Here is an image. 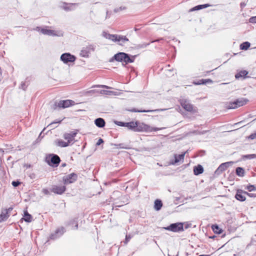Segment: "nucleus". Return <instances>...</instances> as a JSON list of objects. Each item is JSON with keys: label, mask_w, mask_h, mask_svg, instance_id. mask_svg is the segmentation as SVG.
<instances>
[{"label": "nucleus", "mask_w": 256, "mask_h": 256, "mask_svg": "<svg viewBox=\"0 0 256 256\" xmlns=\"http://www.w3.org/2000/svg\"><path fill=\"white\" fill-rule=\"evenodd\" d=\"M210 5L208 4H200V5H198L194 8H191L190 10V12H193V11H194V10H200L201 9H202L204 8H206L208 6H210Z\"/></svg>", "instance_id": "obj_22"}, {"label": "nucleus", "mask_w": 256, "mask_h": 256, "mask_svg": "<svg viewBox=\"0 0 256 256\" xmlns=\"http://www.w3.org/2000/svg\"><path fill=\"white\" fill-rule=\"evenodd\" d=\"M74 104V102L72 100H60L58 104V106L60 108H66L70 106H72Z\"/></svg>", "instance_id": "obj_12"}, {"label": "nucleus", "mask_w": 256, "mask_h": 256, "mask_svg": "<svg viewBox=\"0 0 256 256\" xmlns=\"http://www.w3.org/2000/svg\"><path fill=\"white\" fill-rule=\"evenodd\" d=\"M226 216H228V217H226V218H228L226 222L228 223V226L229 224H232V223L233 220L229 214H227Z\"/></svg>", "instance_id": "obj_40"}, {"label": "nucleus", "mask_w": 256, "mask_h": 256, "mask_svg": "<svg viewBox=\"0 0 256 256\" xmlns=\"http://www.w3.org/2000/svg\"><path fill=\"white\" fill-rule=\"evenodd\" d=\"M10 215L8 213L6 214V210H2L1 214H0V221H5L9 217Z\"/></svg>", "instance_id": "obj_25"}, {"label": "nucleus", "mask_w": 256, "mask_h": 256, "mask_svg": "<svg viewBox=\"0 0 256 256\" xmlns=\"http://www.w3.org/2000/svg\"><path fill=\"white\" fill-rule=\"evenodd\" d=\"M158 40H154V42H158ZM154 42V41H152V42Z\"/></svg>", "instance_id": "obj_61"}, {"label": "nucleus", "mask_w": 256, "mask_h": 256, "mask_svg": "<svg viewBox=\"0 0 256 256\" xmlns=\"http://www.w3.org/2000/svg\"><path fill=\"white\" fill-rule=\"evenodd\" d=\"M114 123L118 126H124V127H126V124H127V122H119V121H115Z\"/></svg>", "instance_id": "obj_38"}, {"label": "nucleus", "mask_w": 256, "mask_h": 256, "mask_svg": "<svg viewBox=\"0 0 256 256\" xmlns=\"http://www.w3.org/2000/svg\"><path fill=\"white\" fill-rule=\"evenodd\" d=\"M236 174L239 176H244V170L241 167H238L236 170Z\"/></svg>", "instance_id": "obj_27"}, {"label": "nucleus", "mask_w": 256, "mask_h": 256, "mask_svg": "<svg viewBox=\"0 0 256 256\" xmlns=\"http://www.w3.org/2000/svg\"><path fill=\"white\" fill-rule=\"evenodd\" d=\"M224 170V163H222L215 171V174L218 175Z\"/></svg>", "instance_id": "obj_30"}, {"label": "nucleus", "mask_w": 256, "mask_h": 256, "mask_svg": "<svg viewBox=\"0 0 256 256\" xmlns=\"http://www.w3.org/2000/svg\"><path fill=\"white\" fill-rule=\"evenodd\" d=\"M181 105L185 110L188 112H192L193 110L192 105L186 100H182L181 102Z\"/></svg>", "instance_id": "obj_15"}, {"label": "nucleus", "mask_w": 256, "mask_h": 256, "mask_svg": "<svg viewBox=\"0 0 256 256\" xmlns=\"http://www.w3.org/2000/svg\"><path fill=\"white\" fill-rule=\"evenodd\" d=\"M40 32L44 35H48L50 36H62V34L60 32H58L55 30H48L44 28H42L40 30Z\"/></svg>", "instance_id": "obj_10"}, {"label": "nucleus", "mask_w": 256, "mask_h": 256, "mask_svg": "<svg viewBox=\"0 0 256 256\" xmlns=\"http://www.w3.org/2000/svg\"><path fill=\"white\" fill-rule=\"evenodd\" d=\"M244 191L238 190L237 191V192L235 196L236 198L240 202H244L246 200V196L244 194Z\"/></svg>", "instance_id": "obj_16"}, {"label": "nucleus", "mask_w": 256, "mask_h": 256, "mask_svg": "<svg viewBox=\"0 0 256 256\" xmlns=\"http://www.w3.org/2000/svg\"><path fill=\"white\" fill-rule=\"evenodd\" d=\"M150 44V43H143L141 44H137L135 46L136 49H142L146 48Z\"/></svg>", "instance_id": "obj_35"}, {"label": "nucleus", "mask_w": 256, "mask_h": 256, "mask_svg": "<svg viewBox=\"0 0 256 256\" xmlns=\"http://www.w3.org/2000/svg\"><path fill=\"white\" fill-rule=\"evenodd\" d=\"M164 128H152L150 127V126L142 122H140L138 121H136V130L135 132H156L160 130L163 129Z\"/></svg>", "instance_id": "obj_2"}, {"label": "nucleus", "mask_w": 256, "mask_h": 256, "mask_svg": "<svg viewBox=\"0 0 256 256\" xmlns=\"http://www.w3.org/2000/svg\"><path fill=\"white\" fill-rule=\"evenodd\" d=\"M212 81L210 79H207V80H200L197 82H194L196 84H206L208 82H212Z\"/></svg>", "instance_id": "obj_33"}, {"label": "nucleus", "mask_w": 256, "mask_h": 256, "mask_svg": "<svg viewBox=\"0 0 256 256\" xmlns=\"http://www.w3.org/2000/svg\"><path fill=\"white\" fill-rule=\"evenodd\" d=\"M13 210V208L12 207H10L8 209H6V213H10L12 210Z\"/></svg>", "instance_id": "obj_52"}, {"label": "nucleus", "mask_w": 256, "mask_h": 256, "mask_svg": "<svg viewBox=\"0 0 256 256\" xmlns=\"http://www.w3.org/2000/svg\"><path fill=\"white\" fill-rule=\"evenodd\" d=\"M203 172L204 168L200 164H198L197 166H196L194 168V173L196 176L202 174Z\"/></svg>", "instance_id": "obj_19"}, {"label": "nucleus", "mask_w": 256, "mask_h": 256, "mask_svg": "<svg viewBox=\"0 0 256 256\" xmlns=\"http://www.w3.org/2000/svg\"><path fill=\"white\" fill-rule=\"evenodd\" d=\"M66 163L62 164V167H64V166H66Z\"/></svg>", "instance_id": "obj_56"}, {"label": "nucleus", "mask_w": 256, "mask_h": 256, "mask_svg": "<svg viewBox=\"0 0 256 256\" xmlns=\"http://www.w3.org/2000/svg\"><path fill=\"white\" fill-rule=\"evenodd\" d=\"M76 59L75 56L70 53H64L60 56V60L64 64H68V62H74Z\"/></svg>", "instance_id": "obj_7"}, {"label": "nucleus", "mask_w": 256, "mask_h": 256, "mask_svg": "<svg viewBox=\"0 0 256 256\" xmlns=\"http://www.w3.org/2000/svg\"><path fill=\"white\" fill-rule=\"evenodd\" d=\"M212 229L214 233L220 234L222 232V230L218 227L216 224L213 225L212 226Z\"/></svg>", "instance_id": "obj_31"}, {"label": "nucleus", "mask_w": 256, "mask_h": 256, "mask_svg": "<svg viewBox=\"0 0 256 256\" xmlns=\"http://www.w3.org/2000/svg\"><path fill=\"white\" fill-rule=\"evenodd\" d=\"M77 179V175L74 173H72L63 177L64 183L65 184H68L74 182Z\"/></svg>", "instance_id": "obj_8"}, {"label": "nucleus", "mask_w": 256, "mask_h": 256, "mask_svg": "<svg viewBox=\"0 0 256 256\" xmlns=\"http://www.w3.org/2000/svg\"><path fill=\"white\" fill-rule=\"evenodd\" d=\"M104 140H103L102 138H100L98 140V141L97 142H96V146H100V145L104 143Z\"/></svg>", "instance_id": "obj_48"}, {"label": "nucleus", "mask_w": 256, "mask_h": 256, "mask_svg": "<svg viewBox=\"0 0 256 256\" xmlns=\"http://www.w3.org/2000/svg\"><path fill=\"white\" fill-rule=\"evenodd\" d=\"M124 8H122V7H120V8H119L120 10H123V9H124Z\"/></svg>", "instance_id": "obj_59"}, {"label": "nucleus", "mask_w": 256, "mask_h": 256, "mask_svg": "<svg viewBox=\"0 0 256 256\" xmlns=\"http://www.w3.org/2000/svg\"><path fill=\"white\" fill-rule=\"evenodd\" d=\"M80 54L83 56H88L89 54L87 52V49L86 48H84L83 49L81 50Z\"/></svg>", "instance_id": "obj_36"}, {"label": "nucleus", "mask_w": 256, "mask_h": 256, "mask_svg": "<svg viewBox=\"0 0 256 256\" xmlns=\"http://www.w3.org/2000/svg\"><path fill=\"white\" fill-rule=\"evenodd\" d=\"M77 132H72L70 133H66L64 135V138L70 144L73 140Z\"/></svg>", "instance_id": "obj_13"}, {"label": "nucleus", "mask_w": 256, "mask_h": 256, "mask_svg": "<svg viewBox=\"0 0 256 256\" xmlns=\"http://www.w3.org/2000/svg\"><path fill=\"white\" fill-rule=\"evenodd\" d=\"M118 10H118V9H117V10H116H116H114V12H118Z\"/></svg>", "instance_id": "obj_60"}, {"label": "nucleus", "mask_w": 256, "mask_h": 256, "mask_svg": "<svg viewBox=\"0 0 256 256\" xmlns=\"http://www.w3.org/2000/svg\"><path fill=\"white\" fill-rule=\"evenodd\" d=\"M244 194H246V195L249 196L250 197H252H252H256V194H252V193H248L247 192H244Z\"/></svg>", "instance_id": "obj_44"}, {"label": "nucleus", "mask_w": 256, "mask_h": 256, "mask_svg": "<svg viewBox=\"0 0 256 256\" xmlns=\"http://www.w3.org/2000/svg\"><path fill=\"white\" fill-rule=\"evenodd\" d=\"M186 152H187V151L183 152L182 154H175L174 155V163L176 164L180 161H183L184 156H185L186 154Z\"/></svg>", "instance_id": "obj_20"}, {"label": "nucleus", "mask_w": 256, "mask_h": 256, "mask_svg": "<svg viewBox=\"0 0 256 256\" xmlns=\"http://www.w3.org/2000/svg\"><path fill=\"white\" fill-rule=\"evenodd\" d=\"M248 138L251 140H254L256 138V132L252 134L249 136Z\"/></svg>", "instance_id": "obj_47"}, {"label": "nucleus", "mask_w": 256, "mask_h": 256, "mask_svg": "<svg viewBox=\"0 0 256 256\" xmlns=\"http://www.w3.org/2000/svg\"><path fill=\"white\" fill-rule=\"evenodd\" d=\"M168 68H170V65H168Z\"/></svg>", "instance_id": "obj_63"}, {"label": "nucleus", "mask_w": 256, "mask_h": 256, "mask_svg": "<svg viewBox=\"0 0 256 256\" xmlns=\"http://www.w3.org/2000/svg\"><path fill=\"white\" fill-rule=\"evenodd\" d=\"M244 157L246 158H250V159L254 158H256V154H247V155L244 156Z\"/></svg>", "instance_id": "obj_42"}, {"label": "nucleus", "mask_w": 256, "mask_h": 256, "mask_svg": "<svg viewBox=\"0 0 256 256\" xmlns=\"http://www.w3.org/2000/svg\"><path fill=\"white\" fill-rule=\"evenodd\" d=\"M184 224L182 222L173 223L166 227L162 228L174 232H179L184 230Z\"/></svg>", "instance_id": "obj_5"}, {"label": "nucleus", "mask_w": 256, "mask_h": 256, "mask_svg": "<svg viewBox=\"0 0 256 256\" xmlns=\"http://www.w3.org/2000/svg\"><path fill=\"white\" fill-rule=\"evenodd\" d=\"M42 28H40V27L39 26H37L34 30H37V31H40V30L42 29Z\"/></svg>", "instance_id": "obj_55"}, {"label": "nucleus", "mask_w": 256, "mask_h": 256, "mask_svg": "<svg viewBox=\"0 0 256 256\" xmlns=\"http://www.w3.org/2000/svg\"><path fill=\"white\" fill-rule=\"evenodd\" d=\"M246 5V3L245 2H242L240 4V8H243Z\"/></svg>", "instance_id": "obj_51"}, {"label": "nucleus", "mask_w": 256, "mask_h": 256, "mask_svg": "<svg viewBox=\"0 0 256 256\" xmlns=\"http://www.w3.org/2000/svg\"><path fill=\"white\" fill-rule=\"evenodd\" d=\"M188 228V225L187 224L186 226H185V228L186 229Z\"/></svg>", "instance_id": "obj_58"}, {"label": "nucleus", "mask_w": 256, "mask_h": 256, "mask_svg": "<svg viewBox=\"0 0 256 256\" xmlns=\"http://www.w3.org/2000/svg\"><path fill=\"white\" fill-rule=\"evenodd\" d=\"M12 184L13 186L16 187L20 184V182H19L18 180L12 181Z\"/></svg>", "instance_id": "obj_43"}, {"label": "nucleus", "mask_w": 256, "mask_h": 256, "mask_svg": "<svg viewBox=\"0 0 256 256\" xmlns=\"http://www.w3.org/2000/svg\"><path fill=\"white\" fill-rule=\"evenodd\" d=\"M250 44L249 42H244L240 45V49L242 50H246L250 48Z\"/></svg>", "instance_id": "obj_28"}, {"label": "nucleus", "mask_w": 256, "mask_h": 256, "mask_svg": "<svg viewBox=\"0 0 256 256\" xmlns=\"http://www.w3.org/2000/svg\"><path fill=\"white\" fill-rule=\"evenodd\" d=\"M95 124L98 128H102L105 126L106 122L102 118H98L94 120Z\"/></svg>", "instance_id": "obj_18"}, {"label": "nucleus", "mask_w": 256, "mask_h": 256, "mask_svg": "<svg viewBox=\"0 0 256 256\" xmlns=\"http://www.w3.org/2000/svg\"><path fill=\"white\" fill-rule=\"evenodd\" d=\"M199 256H210L209 255H206V254H202Z\"/></svg>", "instance_id": "obj_57"}, {"label": "nucleus", "mask_w": 256, "mask_h": 256, "mask_svg": "<svg viewBox=\"0 0 256 256\" xmlns=\"http://www.w3.org/2000/svg\"><path fill=\"white\" fill-rule=\"evenodd\" d=\"M248 73V72L246 70H240L236 74L235 78L236 79H239L240 78L244 79L246 78H249L248 76H247Z\"/></svg>", "instance_id": "obj_17"}, {"label": "nucleus", "mask_w": 256, "mask_h": 256, "mask_svg": "<svg viewBox=\"0 0 256 256\" xmlns=\"http://www.w3.org/2000/svg\"><path fill=\"white\" fill-rule=\"evenodd\" d=\"M64 232L65 230L64 227L58 228L54 233L50 234V238L52 240H56L62 235Z\"/></svg>", "instance_id": "obj_11"}, {"label": "nucleus", "mask_w": 256, "mask_h": 256, "mask_svg": "<svg viewBox=\"0 0 256 256\" xmlns=\"http://www.w3.org/2000/svg\"><path fill=\"white\" fill-rule=\"evenodd\" d=\"M113 92L112 91L107 90H101L100 91V94H110Z\"/></svg>", "instance_id": "obj_41"}, {"label": "nucleus", "mask_w": 256, "mask_h": 256, "mask_svg": "<svg viewBox=\"0 0 256 256\" xmlns=\"http://www.w3.org/2000/svg\"><path fill=\"white\" fill-rule=\"evenodd\" d=\"M77 6L78 4L76 3L67 4L64 2L62 8L65 10L70 11L74 10Z\"/></svg>", "instance_id": "obj_14"}, {"label": "nucleus", "mask_w": 256, "mask_h": 256, "mask_svg": "<svg viewBox=\"0 0 256 256\" xmlns=\"http://www.w3.org/2000/svg\"><path fill=\"white\" fill-rule=\"evenodd\" d=\"M56 146L63 148L68 146L70 144L68 142H65L62 140H58L56 141Z\"/></svg>", "instance_id": "obj_24"}, {"label": "nucleus", "mask_w": 256, "mask_h": 256, "mask_svg": "<svg viewBox=\"0 0 256 256\" xmlns=\"http://www.w3.org/2000/svg\"><path fill=\"white\" fill-rule=\"evenodd\" d=\"M62 120H58V121H56V122H54L52 123H50L48 126H52V124H58V123H60V122H62Z\"/></svg>", "instance_id": "obj_53"}, {"label": "nucleus", "mask_w": 256, "mask_h": 256, "mask_svg": "<svg viewBox=\"0 0 256 256\" xmlns=\"http://www.w3.org/2000/svg\"><path fill=\"white\" fill-rule=\"evenodd\" d=\"M94 87L104 88H108V89L111 88L110 87L108 86H106V85H96V86H92V88H94Z\"/></svg>", "instance_id": "obj_46"}, {"label": "nucleus", "mask_w": 256, "mask_h": 256, "mask_svg": "<svg viewBox=\"0 0 256 256\" xmlns=\"http://www.w3.org/2000/svg\"><path fill=\"white\" fill-rule=\"evenodd\" d=\"M24 218H22V219L26 222H31L32 220V215L28 214L26 210L24 211Z\"/></svg>", "instance_id": "obj_21"}, {"label": "nucleus", "mask_w": 256, "mask_h": 256, "mask_svg": "<svg viewBox=\"0 0 256 256\" xmlns=\"http://www.w3.org/2000/svg\"><path fill=\"white\" fill-rule=\"evenodd\" d=\"M46 161L50 166L57 167L60 162V159L56 154H50L46 158Z\"/></svg>", "instance_id": "obj_6"}, {"label": "nucleus", "mask_w": 256, "mask_h": 256, "mask_svg": "<svg viewBox=\"0 0 256 256\" xmlns=\"http://www.w3.org/2000/svg\"><path fill=\"white\" fill-rule=\"evenodd\" d=\"M26 88V83L24 82H22L20 84V88L23 90H25Z\"/></svg>", "instance_id": "obj_49"}, {"label": "nucleus", "mask_w": 256, "mask_h": 256, "mask_svg": "<svg viewBox=\"0 0 256 256\" xmlns=\"http://www.w3.org/2000/svg\"><path fill=\"white\" fill-rule=\"evenodd\" d=\"M248 100L246 98H240L236 99L234 102L230 103L228 105L226 106L225 107L228 110L234 109L238 108V107L245 105L248 102Z\"/></svg>", "instance_id": "obj_4"}, {"label": "nucleus", "mask_w": 256, "mask_h": 256, "mask_svg": "<svg viewBox=\"0 0 256 256\" xmlns=\"http://www.w3.org/2000/svg\"><path fill=\"white\" fill-rule=\"evenodd\" d=\"M132 235L126 234V236L125 240L124 242V244H126L128 243V242L132 238Z\"/></svg>", "instance_id": "obj_37"}, {"label": "nucleus", "mask_w": 256, "mask_h": 256, "mask_svg": "<svg viewBox=\"0 0 256 256\" xmlns=\"http://www.w3.org/2000/svg\"><path fill=\"white\" fill-rule=\"evenodd\" d=\"M229 254H229L228 252V253L226 254V256H228L229 255Z\"/></svg>", "instance_id": "obj_62"}, {"label": "nucleus", "mask_w": 256, "mask_h": 256, "mask_svg": "<svg viewBox=\"0 0 256 256\" xmlns=\"http://www.w3.org/2000/svg\"><path fill=\"white\" fill-rule=\"evenodd\" d=\"M122 145H123L122 144H118V146L120 148H126V147L123 146Z\"/></svg>", "instance_id": "obj_54"}, {"label": "nucleus", "mask_w": 256, "mask_h": 256, "mask_svg": "<svg viewBox=\"0 0 256 256\" xmlns=\"http://www.w3.org/2000/svg\"><path fill=\"white\" fill-rule=\"evenodd\" d=\"M136 124V122L132 121V122H127L126 127L128 128V130H130L134 132H135Z\"/></svg>", "instance_id": "obj_26"}, {"label": "nucleus", "mask_w": 256, "mask_h": 256, "mask_svg": "<svg viewBox=\"0 0 256 256\" xmlns=\"http://www.w3.org/2000/svg\"><path fill=\"white\" fill-rule=\"evenodd\" d=\"M70 224L74 225V229L76 230L78 228V218H75L70 222Z\"/></svg>", "instance_id": "obj_32"}, {"label": "nucleus", "mask_w": 256, "mask_h": 256, "mask_svg": "<svg viewBox=\"0 0 256 256\" xmlns=\"http://www.w3.org/2000/svg\"><path fill=\"white\" fill-rule=\"evenodd\" d=\"M42 192H43L44 194H46V195L50 194V192L47 189H43Z\"/></svg>", "instance_id": "obj_50"}, {"label": "nucleus", "mask_w": 256, "mask_h": 256, "mask_svg": "<svg viewBox=\"0 0 256 256\" xmlns=\"http://www.w3.org/2000/svg\"><path fill=\"white\" fill-rule=\"evenodd\" d=\"M249 22L250 23H256V16H252L249 19Z\"/></svg>", "instance_id": "obj_45"}, {"label": "nucleus", "mask_w": 256, "mask_h": 256, "mask_svg": "<svg viewBox=\"0 0 256 256\" xmlns=\"http://www.w3.org/2000/svg\"><path fill=\"white\" fill-rule=\"evenodd\" d=\"M246 189L249 192H252L256 190V188L254 185H248L246 186Z\"/></svg>", "instance_id": "obj_39"}, {"label": "nucleus", "mask_w": 256, "mask_h": 256, "mask_svg": "<svg viewBox=\"0 0 256 256\" xmlns=\"http://www.w3.org/2000/svg\"><path fill=\"white\" fill-rule=\"evenodd\" d=\"M95 46L94 44H90L86 47V48L87 49V52L88 54H90L92 52H94L95 50Z\"/></svg>", "instance_id": "obj_34"}, {"label": "nucleus", "mask_w": 256, "mask_h": 256, "mask_svg": "<svg viewBox=\"0 0 256 256\" xmlns=\"http://www.w3.org/2000/svg\"><path fill=\"white\" fill-rule=\"evenodd\" d=\"M168 68H170V65H168Z\"/></svg>", "instance_id": "obj_64"}, {"label": "nucleus", "mask_w": 256, "mask_h": 256, "mask_svg": "<svg viewBox=\"0 0 256 256\" xmlns=\"http://www.w3.org/2000/svg\"><path fill=\"white\" fill-rule=\"evenodd\" d=\"M66 190V187L64 186H56L54 185L50 188L52 192L57 194H62Z\"/></svg>", "instance_id": "obj_9"}, {"label": "nucleus", "mask_w": 256, "mask_h": 256, "mask_svg": "<svg viewBox=\"0 0 256 256\" xmlns=\"http://www.w3.org/2000/svg\"><path fill=\"white\" fill-rule=\"evenodd\" d=\"M104 36L106 38L112 40L114 42H118V44L121 46H122L126 42L128 41V39L126 36H124L106 34Z\"/></svg>", "instance_id": "obj_3"}, {"label": "nucleus", "mask_w": 256, "mask_h": 256, "mask_svg": "<svg viewBox=\"0 0 256 256\" xmlns=\"http://www.w3.org/2000/svg\"><path fill=\"white\" fill-rule=\"evenodd\" d=\"M136 110V109L135 108H134L132 110H130L131 112H155V111H160V110Z\"/></svg>", "instance_id": "obj_29"}, {"label": "nucleus", "mask_w": 256, "mask_h": 256, "mask_svg": "<svg viewBox=\"0 0 256 256\" xmlns=\"http://www.w3.org/2000/svg\"><path fill=\"white\" fill-rule=\"evenodd\" d=\"M162 206V202L160 200H156L154 201V208L156 210H160Z\"/></svg>", "instance_id": "obj_23"}, {"label": "nucleus", "mask_w": 256, "mask_h": 256, "mask_svg": "<svg viewBox=\"0 0 256 256\" xmlns=\"http://www.w3.org/2000/svg\"><path fill=\"white\" fill-rule=\"evenodd\" d=\"M136 56H130L128 54L120 52L114 55L113 58L110 60V62L115 60L117 62H124L126 64L133 62Z\"/></svg>", "instance_id": "obj_1"}]
</instances>
